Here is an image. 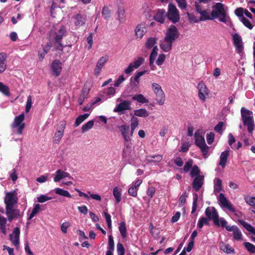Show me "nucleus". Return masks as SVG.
<instances>
[{
    "instance_id": "nucleus-17",
    "label": "nucleus",
    "mask_w": 255,
    "mask_h": 255,
    "mask_svg": "<svg viewBox=\"0 0 255 255\" xmlns=\"http://www.w3.org/2000/svg\"><path fill=\"white\" fill-rule=\"evenodd\" d=\"M50 68L52 74L55 76L60 75L62 69V63L59 60H54L51 64Z\"/></svg>"
},
{
    "instance_id": "nucleus-41",
    "label": "nucleus",
    "mask_w": 255,
    "mask_h": 255,
    "mask_svg": "<svg viewBox=\"0 0 255 255\" xmlns=\"http://www.w3.org/2000/svg\"><path fill=\"white\" fill-rule=\"evenodd\" d=\"M41 210L40 205L39 204H36L34 205L31 213L29 214L27 219L28 220L33 218Z\"/></svg>"
},
{
    "instance_id": "nucleus-6",
    "label": "nucleus",
    "mask_w": 255,
    "mask_h": 255,
    "mask_svg": "<svg viewBox=\"0 0 255 255\" xmlns=\"http://www.w3.org/2000/svg\"><path fill=\"white\" fill-rule=\"evenodd\" d=\"M55 30L54 38L55 42L58 44L56 49L62 51L63 50V45L60 42V41L66 32L65 28L63 26H58L55 28Z\"/></svg>"
},
{
    "instance_id": "nucleus-19",
    "label": "nucleus",
    "mask_w": 255,
    "mask_h": 255,
    "mask_svg": "<svg viewBox=\"0 0 255 255\" xmlns=\"http://www.w3.org/2000/svg\"><path fill=\"white\" fill-rule=\"evenodd\" d=\"M179 35L177 28L174 25H171L165 32V37L174 41Z\"/></svg>"
},
{
    "instance_id": "nucleus-26",
    "label": "nucleus",
    "mask_w": 255,
    "mask_h": 255,
    "mask_svg": "<svg viewBox=\"0 0 255 255\" xmlns=\"http://www.w3.org/2000/svg\"><path fill=\"white\" fill-rule=\"evenodd\" d=\"M204 177L203 175H199L194 178L192 186L195 191H198L203 184Z\"/></svg>"
},
{
    "instance_id": "nucleus-59",
    "label": "nucleus",
    "mask_w": 255,
    "mask_h": 255,
    "mask_svg": "<svg viewBox=\"0 0 255 255\" xmlns=\"http://www.w3.org/2000/svg\"><path fill=\"white\" fill-rule=\"evenodd\" d=\"M32 97L31 96H29L27 97L26 104L25 106V112L26 113L29 112L32 106Z\"/></svg>"
},
{
    "instance_id": "nucleus-61",
    "label": "nucleus",
    "mask_w": 255,
    "mask_h": 255,
    "mask_svg": "<svg viewBox=\"0 0 255 255\" xmlns=\"http://www.w3.org/2000/svg\"><path fill=\"white\" fill-rule=\"evenodd\" d=\"M105 218L107 223L108 227L109 229L112 227V220L111 215L106 212H104Z\"/></svg>"
},
{
    "instance_id": "nucleus-33",
    "label": "nucleus",
    "mask_w": 255,
    "mask_h": 255,
    "mask_svg": "<svg viewBox=\"0 0 255 255\" xmlns=\"http://www.w3.org/2000/svg\"><path fill=\"white\" fill-rule=\"evenodd\" d=\"M200 14L201 15L199 18L200 21H204L210 19L213 20L212 13L210 12V10H203Z\"/></svg>"
},
{
    "instance_id": "nucleus-2",
    "label": "nucleus",
    "mask_w": 255,
    "mask_h": 255,
    "mask_svg": "<svg viewBox=\"0 0 255 255\" xmlns=\"http://www.w3.org/2000/svg\"><path fill=\"white\" fill-rule=\"evenodd\" d=\"M212 8L213 10L211 13L213 19L218 18L221 22H227L228 16L223 4L221 2H217L213 6Z\"/></svg>"
},
{
    "instance_id": "nucleus-35",
    "label": "nucleus",
    "mask_w": 255,
    "mask_h": 255,
    "mask_svg": "<svg viewBox=\"0 0 255 255\" xmlns=\"http://www.w3.org/2000/svg\"><path fill=\"white\" fill-rule=\"evenodd\" d=\"M6 56L4 53H0V73H3L6 69Z\"/></svg>"
},
{
    "instance_id": "nucleus-31",
    "label": "nucleus",
    "mask_w": 255,
    "mask_h": 255,
    "mask_svg": "<svg viewBox=\"0 0 255 255\" xmlns=\"http://www.w3.org/2000/svg\"><path fill=\"white\" fill-rule=\"evenodd\" d=\"M139 120L137 117L131 116L130 119V135L132 136L133 133L135 128L138 126Z\"/></svg>"
},
{
    "instance_id": "nucleus-25",
    "label": "nucleus",
    "mask_w": 255,
    "mask_h": 255,
    "mask_svg": "<svg viewBox=\"0 0 255 255\" xmlns=\"http://www.w3.org/2000/svg\"><path fill=\"white\" fill-rule=\"evenodd\" d=\"M173 42L164 37V38L160 42V48L164 51L168 52L171 50Z\"/></svg>"
},
{
    "instance_id": "nucleus-57",
    "label": "nucleus",
    "mask_w": 255,
    "mask_h": 255,
    "mask_svg": "<svg viewBox=\"0 0 255 255\" xmlns=\"http://www.w3.org/2000/svg\"><path fill=\"white\" fill-rule=\"evenodd\" d=\"M138 189H135L133 186L131 185L128 189V193L130 196L136 197L137 196Z\"/></svg>"
},
{
    "instance_id": "nucleus-47",
    "label": "nucleus",
    "mask_w": 255,
    "mask_h": 255,
    "mask_svg": "<svg viewBox=\"0 0 255 255\" xmlns=\"http://www.w3.org/2000/svg\"><path fill=\"white\" fill-rule=\"evenodd\" d=\"M144 61V59L142 57H139L130 64L132 65L135 69H137L143 63Z\"/></svg>"
},
{
    "instance_id": "nucleus-13",
    "label": "nucleus",
    "mask_w": 255,
    "mask_h": 255,
    "mask_svg": "<svg viewBox=\"0 0 255 255\" xmlns=\"http://www.w3.org/2000/svg\"><path fill=\"white\" fill-rule=\"evenodd\" d=\"M5 214L9 222L20 217L19 210L15 209L13 207H5Z\"/></svg>"
},
{
    "instance_id": "nucleus-60",
    "label": "nucleus",
    "mask_w": 255,
    "mask_h": 255,
    "mask_svg": "<svg viewBox=\"0 0 255 255\" xmlns=\"http://www.w3.org/2000/svg\"><path fill=\"white\" fill-rule=\"evenodd\" d=\"M117 250L118 255H125V249L122 244L119 243L117 245Z\"/></svg>"
},
{
    "instance_id": "nucleus-58",
    "label": "nucleus",
    "mask_w": 255,
    "mask_h": 255,
    "mask_svg": "<svg viewBox=\"0 0 255 255\" xmlns=\"http://www.w3.org/2000/svg\"><path fill=\"white\" fill-rule=\"evenodd\" d=\"M52 199V197H49L46 195H41L37 197V201L39 203H44L47 201Z\"/></svg>"
},
{
    "instance_id": "nucleus-54",
    "label": "nucleus",
    "mask_w": 255,
    "mask_h": 255,
    "mask_svg": "<svg viewBox=\"0 0 255 255\" xmlns=\"http://www.w3.org/2000/svg\"><path fill=\"white\" fill-rule=\"evenodd\" d=\"M244 246L249 252L255 254V246L249 242L245 243Z\"/></svg>"
},
{
    "instance_id": "nucleus-40",
    "label": "nucleus",
    "mask_w": 255,
    "mask_h": 255,
    "mask_svg": "<svg viewBox=\"0 0 255 255\" xmlns=\"http://www.w3.org/2000/svg\"><path fill=\"white\" fill-rule=\"evenodd\" d=\"M239 222L249 232L255 235V228L250 224L243 220H239Z\"/></svg>"
},
{
    "instance_id": "nucleus-7",
    "label": "nucleus",
    "mask_w": 255,
    "mask_h": 255,
    "mask_svg": "<svg viewBox=\"0 0 255 255\" xmlns=\"http://www.w3.org/2000/svg\"><path fill=\"white\" fill-rule=\"evenodd\" d=\"M109 60V56L105 54L100 57L96 63L95 68L94 69V75L98 76L101 74L103 69L104 68L106 64Z\"/></svg>"
},
{
    "instance_id": "nucleus-38",
    "label": "nucleus",
    "mask_w": 255,
    "mask_h": 255,
    "mask_svg": "<svg viewBox=\"0 0 255 255\" xmlns=\"http://www.w3.org/2000/svg\"><path fill=\"white\" fill-rule=\"evenodd\" d=\"M222 180L219 178H215L214 181V192L219 193L223 190Z\"/></svg>"
},
{
    "instance_id": "nucleus-42",
    "label": "nucleus",
    "mask_w": 255,
    "mask_h": 255,
    "mask_svg": "<svg viewBox=\"0 0 255 255\" xmlns=\"http://www.w3.org/2000/svg\"><path fill=\"white\" fill-rule=\"evenodd\" d=\"M193 164V161L191 159H189L187 160V161L185 163L183 168L181 169V172H184L185 173L188 172L190 170H191L192 168Z\"/></svg>"
},
{
    "instance_id": "nucleus-18",
    "label": "nucleus",
    "mask_w": 255,
    "mask_h": 255,
    "mask_svg": "<svg viewBox=\"0 0 255 255\" xmlns=\"http://www.w3.org/2000/svg\"><path fill=\"white\" fill-rule=\"evenodd\" d=\"M146 25L142 22L138 24L134 29L135 36L136 39H141L146 32Z\"/></svg>"
},
{
    "instance_id": "nucleus-5",
    "label": "nucleus",
    "mask_w": 255,
    "mask_h": 255,
    "mask_svg": "<svg viewBox=\"0 0 255 255\" xmlns=\"http://www.w3.org/2000/svg\"><path fill=\"white\" fill-rule=\"evenodd\" d=\"M166 16L169 20L175 23L180 19V14L178 10L172 3H169Z\"/></svg>"
},
{
    "instance_id": "nucleus-63",
    "label": "nucleus",
    "mask_w": 255,
    "mask_h": 255,
    "mask_svg": "<svg viewBox=\"0 0 255 255\" xmlns=\"http://www.w3.org/2000/svg\"><path fill=\"white\" fill-rule=\"evenodd\" d=\"M110 10L108 7L104 6L102 9V13L105 19H108L110 16Z\"/></svg>"
},
{
    "instance_id": "nucleus-16",
    "label": "nucleus",
    "mask_w": 255,
    "mask_h": 255,
    "mask_svg": "<svg viewBox=\"0 0 255 255\" xmlns=\"http://www.w3.org/2000/svg\"><path fill=\"white\" fill-rule=\"evenodd\" d=\"M197 89L198 90V97L203 102L206 101L207 97L209 94V91L203 82H200L198 84Z\"/></svg>"
},
{
    "instance_id": "nucleus-3",
    "label": "nucleus",
    "mask_w": 255,
    "mask_h": 255,
    "mask_svg": "<svg viewBox=\"0 0 255 255\" xmlns=\"http://www.w3.org/2000/svg\"><path fill=\"white\" fill-rule=\"evenodd\" d=\"M241 113L244 125L247 126L248 131L252 133L255 126L253 112L242 107Z\"/></svg>"
},
{
    "instance_id": "nucleus-4",
    "label": "nucleus",
    "mask_w": 255,
    "mask_h": 255,
    "mask_svg": "<svg viewBox=\"0 0 255 255\" xmlns=\"http://www.w3.org/2000/svg\"><path fill=\"white\" fill-rule=\"evenodd\" d=\"M151 89L155 95V100L159 105H163L165 102V94L161 86L156 83L151 84Z\"/></svg>"
},
{
    "instance_id": "nucleus-62",
    "label": "nucleus",
    "mask_w": 255,
    "mask_h": 255,
    "mask_svg": "<svg viewBox=\"0 0 255 255\" xmlns=\"http://www.w3.org/2000/svg\"><path fill=\"white\" fill-rule=\"evenodd\" d=\"M208 224L207 219L205 217L201 218L197 224V226L199 228H202L204 225H207Z\"/></svg>"
},
{
    "instance_id": "nucleus-37",
    "label": "nucleus",
    "mask_w": 255,
    "mask_h": 255,
    "mask_svg": "<svg viewBox=\"0 0 255 255\" xmlns=\"http://www.w3.org/2000/svg\"><path fill=\"white\" fill-rule=\"evenodd\" d=\"M132 99L141 104H145L148 102V100L142 94H135L132 97Z\"/></svg>"
},
{
    "instance_id": "nucleus-44",
    "label": "nucleus",
    "mask_w": 255,
    "mask_h": 255,
    "mask_svg": "<svg viewBox=\"0 0 255 255\" xmlns=\"http://www.w3.org/2000/svg\"><path fill=\"white\" fill-rule=\"evenodd\" d=\"M56 194L61 195L64 197L71 198V195L69 192L66 190H64L60 188H56L54 190Z\"/></svg>"
},
{
    "instance_id": "nucleus-11",
    "label": "nucleus",
    "mask_w": 255,
    "mask_h": 255,
    "mask_svg": "<svg viewBox=\"0 0 255 255\" xmlns=\"http://www.w3.org/2000/svg\"><path fill=\"white\" fill-rule=\"evenodd\" d=\"M121 103L116 106L114 109V112L119 113L120 114H123L125 111L131 110V102L127 100H122L120 98L118 99Z\"/></svg>"
},
{
    "instance_id": "nucleus-49",
    "label": "nucleus",
    "mask_w": 255,
    "mask_h": 255,
    "mask_svg": "<svg viewBox=\"0 0 255 255\" xmlns=\"http://www.w3.org/2000/svg\"><path fill=\"white\" fill-rule=\"evenodd\" d=\"M200 170L198 166L196 165H194L190 171V175L191 177L197 176L200 175Z\"/></svg>"
},
{
    "instance_id": "nucleus-45",
    "label": "nucleus",
    "mask_w": 255,
    "mask_h": 255,
    "mask_svg": "<svg viewBox=\"0 0 255 255\" xmlns=\"http://www.w3.org/2000/svg\"><path fill=\"white\" fill-rule=\"evenodd\" d=\"M94 121L93 120H91L83 125L82 127V132L84 133L92 128L94 126Z\"/></svg>"
},
{
    "instance_id": "nucleus-24",
    "label": "nucleus",
    "mask_w": 255,
    "mask_h": 255,
    "mask_svg": "<svg viewBox=\"0 0 255 255\" xmlns=\"http://www.w3.org/2000/svg\"><path fill=\"white\" fill-rule=\"evenodd\" d=\"M227 231L229 232H233L234 239L237 241H241L242 240V234L241 230L236 226H232L231 227H228Z\"/></svg>"
},
{
    "instance_id": "nucleus-27",
    "label": "nucleus",
    "mask_w": 255,
    "mask_h": 255,
    "mask_svg": "<svg viewBox=\"0 0 255 255\" xmlns=\"http://www.w3.org/2000/svg\"><path fill=\"white\" fill-rule=\"evenodd\" d=\"M42 50H39L38 51V56L40 60H42L45 55L48 53L52 47V43L50 41L47 42L46 45H42Z\"/></svg>"
},
{
    "instance_id": "nucleus-29",
    "label": "nucleus",
    "mask_w": 255,
    "mask_h": 255,
    "mask_svg": "<svg viewBox=\"0 0 255 255\" xmlns=\"http://www.w3.org/2000/svg\"><path fill=\"white\" fill-rule=\"evenodd\" d=\"M134 116L141 118H146L149 116V113L145 109H139L133 111Z\"/></svg>"
},
{
    "instance_id": "nucleus-32",
    "label": "nucleus",
    "mask_w": 255,
    "mask_h": 255,
    "mask_svg": "<svg viewBox=\"0 0 255 255\" xmlns=\"http://www.w3.org/2000/svg\"><path fill=\"white\" fill-rule=\"evenodd\" d=\"M219 246L220 249L225 253H234V250L231 247V246L229 244H226L223 242H221L220 243Z\"/></svg>"
},
{
    "instance_id": "nucleus-36",
    "label": "nucleus",
    "mask_w": 255,
    "mask_h": 255,
    "mask_svg": "<svg viewBox=\"0 0 255 255\" xmlns=\"http://www.w3.org/2000/svg\"><path fill=\"white\" fill-rule=\"evenodd\" d=\"M195 138V143L198 147L206 144L204 137L200 133L196 132Z\"/></svg>"
},
{
    "instance_id": "nucleus-1",
    "label": "nucleus",
    "mask_w": 255,
    "mask_h": 255,
    "mask_svg": "<svg viewBox=\"0 0 255 255\" xmlns=\"http://www.w3.org/2000/svg\"><path fill=\"white\" fill-rule=\"evenodd\" d=\"M24 120V115L23 113L14 118L13 122L10 126L12 134L13 135H21L22 134L23 131L25 127Z\"/></svg>"
},
{
    "instance_id": "nucleus-20",
    "label": "nucleus",
    "mask_w": 255,
    "mask_h": 255,
    "mask_svg": "<svg viewBox=\"0 0 255 255\" xmlns=\"http://www.w3.org/2000/svg\"><path fill=\"white\" fill-rule=\"evenodd\" d=\"M73 20L75 25L77 27H79L85 25L86 21V16L80 13L77 14L73 17Z\"/></svg>"
},
{
    "instance_id": "nucleus-12",
    "label": "nucleus",
    "mask_w": 255,
    "mask_h": 255,
    "mask_svg": "<svg viewBox=\"0 0 255 255\" xmlns=\"http://www.w3.org/2000/svg\"><path fill=\"white\" fill-rule=\"evenodd\" d=\"M66 125V122L65 121H62L60 123L59 125L58 126L56 131L53 138L54 143H58L61 140L64 135Z\"/></svg>"
},
{
    "instance_id": "nucleus-39",
    "label": "nucleus",
    "mask_w": 255,
    "mask_h": 255,
    "mask_svg": "<svg viewBox=\"0 0 255 255\" xmlns=\"http://www.w3.org/2000/svg\"><path fill=\"white\" fill-rule=\"evenodd\" d=\"M7 219L3 216L0 215V232L4 235L6 234V224Z\"/></svg>"
},
{
    "instance_id": "nucleus-46",
    "label": "nucleus",
    "mask_w": 255,
    "mask_h": 255,
    "mask_svg": "<svg viewBox=\"0 0 255 255\" xmlns=\"http://www.w3.org/2000/svg\"><path fill=\"white\" fill-rule=\"evenodd\" d=\"M89 116V114H85L84 115L78 116L76 118L75 123L76 127H78L79 125H80V124H81L86 119H87Z\"/></svg>"
},
{
    "instance_id": "nucleus-56",
    "label": "nucleus",
    "mask_w": 255,
    "mask_h": 255,
    "mask_svg": "<svg viewBox=\"0 0 255 255\" xmlns=\"http://www.w3.org/2000/svg\"><path fill=\"white\" fill-rule=\"evenodd\" d=\"M198 199V195L197 194H193V201L192 211H191L192 214H193L196 211L197 206Z\"/></svg>"
},
{
    "instance_id": "nucleus-34",
    "label": "nucleus",
    "mask_w": 255,
    "mask_h": 255,
    "mask_svg": "<svg viewBox=\"0 0 255 255\" xmlns=\"http://www.w3.org/2000/svg\"><path fill=\"white\" fill-rule=\"evenodd\" d=\"M113 195L116 199V203L118 204L122 200V190L118 187H115L113 191Z\"/></svg>"
},
{
    "instance_id": "nucleus-14",
    "label": "nucleus",
    "mask_w": 255,
    "mask_h": 255,
    "mask_svg": "<svg viewBox=\"0 0 255 255\" xmlns=\"http://www.w3.org/2000/svg\"><path fill=\"white\" fill-rule=\"evenodd\" d=\"M20 233V231L19 228L16 227L13 229L12 233L9 235V240L16 249H18L19 247Z\"/></svg>"
},
{
    "instance_id": "nucleus-43",
    "label": "nucleus",
    "mask_w": 255,
    "mask_h": 255,
    "mask_svg": "<svg viewBox=\"0 0 255 255\" xmlns=\"http://www.w3.org/2000/svg\"><path fill=\"white\" fill-rule=\"evenodd\" d=\"M158 49L156 46H154L152 49V52L149 57V65L152 66L154 63V60L157 55Z\"/></svg>"
},
{
    "instance_id": "nucleus-53",
    "label": "nucleus",
    "mask_w": 255,
    "mask_h": 255,
    "mask_svg": "<svg viewBox=\"0 0 255 255\" xmlns=\"http://www.w3.org/2000/svg\"><path fill=\"white\" fill-rule=\"evenodd\" d=\"M199 147L202 151L203 155L204 156V157L207 158L209 155L208 151L209 147L206 144L203 145L202 146H200Z\"/></svg>"
},
{
    "instance_id": "nucleus-10",
    "label": "nucleus",
    "mask_w": 255,
    "mask_h": 255,
    "mask_svg": "<svg viewBox=\"0 0 255 255\" xmlns=\"http://www.w3.org/2000/svg\"><path fill=\"white\" fill-rule=\"evenodd\" d=\"M218 200L222 208L227 209L232 212H236L237 211L235 207L232 205L231 202L225 197L223 193L219 194L218 197Z\"/></svg>"
},
{
    "instance_id": "nucleus-50",
    "label": "nucleus",
    "mask_w": 255,
    "mask_h": 255,
    "mask_svg": "<svg viewBox=\"0 0 255 255\" xmlns=\"http://www.w3.org/2000/svg\"><path fill=\"white\" fill-rule=\"evenodd\" d=\"M156 39L153 37L149 38L145 43V46L147 48L150 49L154 47V45L156 44Z\"/></svg>"
},
{
    "instance_id": "nucleus-52",
    "label": "nucleus",
    "mask_w": 255,
    "mask_h": 255,
    "mask_svg": "<svg viewBox=\"0 0 255 255\" xmlns=\"http://www.w3.org/2000/svg\"><path fill=\"white\" fill-rule=\"evenodd\" d=\"M241 21L243 22L244 25L250 29L253 28V25L251 21L245 17H242Z\"/></svg>"
},
{
    "instance_id": "nucleus-51",
    "label": "nucleus",
    "mask_w": 255,
    "mask_h": 255,
    "mask_svg": "<svg viewBox=\"0 0 255 255\" xmlns=\"http://www.w3.org/2000/svg\"><path fill=\"white\" fill-rule=\"evenodd\" d=\"M0 92L6 96L9 95V90L8 87L1 82H0Z\"/></svg>"
},
{
    "instance_id": "nucleus-64",
    "label": "nucleus",
    "mask_w": 255,
    "mask_h": 255,
    "mask_svg": "<svg viewBox=\"0 0 255 255\" xmlns=\"http://www.w3.org/2000/svg\"><path fill=\"white\" fill-rule=\"evenodd\" d=\"M70 224L68 222H63L61 225V230L62 233L66 234L67 232V229L70 227Z\"/></svg>"
},
{
    "instance_id": "nucleus-22",
    "label": "nucleus",
    "mask_w": 255,
    "mask_h": 255,
    "mask_svg": "<svg viewBox=\"0 0 255 255\" xmlns=\"http://www.w3.org/2000/svg\"><path fill=\"white\" fill-rule=\"evenodd\" d=\"M66 178L73 179V178L70 176V174L69 173L65 172L61 169H58L55 172V175L54 178V181L55 182H58L61 180Z\"/></svg>"
},
{
    "instance_id": "nucleus-48",
    "label": "nucleus",
    "mask_w": 255,
    "mask_h": 255,
    "mask_svg": "<svg viewBox=\"0 0 255 255\" xmlns=\"http://www.w3.org/2000/svg\"><path fill=\"white\" fill-rule=\"evenodd\" d=\"M119 229L122 236L123 238H125L127 236V228L125 222H122L120 223Z\"/></svg>"
},
{
    "instance_id": "nucleus-23",
    "label": "nucleus",
    "mask_w": 255,
    "mask_h": 255,
    "mask_svg": "<svg viewBox=\"0 0 255 255\" xmlns=\"http://www.w3.org/2000/svg\"><path fill=\"white\" fill-rule=\"evenodd\" d=\"M162 159L161 155H148L145 158V161L147 164L157 165Z\"/></svg>"
},
{
    "instance_id": "nucleus-30",
    "label": "nucleus",
    "mask_w": 255,
    "mask_h": 255,
    "mask_svg": "<svg viewBox=\"0 0 255 255\" xmlns=\"http://www.w3.org/2000/svg\"><path fill=\"white\" fill-rule=\"evenodd\" d=\"M229 155V150L224 151L221 154L220 156L219 165H221L223 168H224L226 165Z\"/></svg>"
},
{
    "instance_id": "nucleus-28",
    "label": "nucleus",
    "mask_w": 255,
    "mask_h": 255,
    "mask_svg": "<svg viewBox=\"0 0 255 255\" xmlns=\"http://www.w3.org/2000/svg\"><path fill=\"white\" fill-rule=\"evenodd\" d=\"M166 16L165 10L163 9H159L157 11L156 14L154 16L155 20L163 23L164 22Z\"/></svg>"
},
{
    "instance_id": "nucleus-15",
    "label": "nucleus",
    "mask_w": 255,
    "mask_h": 255,
    "mask_svg": "<svg viewBox=\"0 0 255 255\" xmlns=\"http://www.w3.org/2000/svg\"><path fill=\"white\" fill-rule=\"evenodd\" d=\"M232 39L236 51L239 54L242 53L244 50V44L241 36L238 34H234L232 35Z\"/></svg>"
},
{
    "instance_id": "nucleus-55",
    "label": "nucleus",
    "mask_w": 255,
    "mask_h": 255,
    "mask_svg": "<svg viewBox=\"0 0 255 255\" xmlns=\"http://www.w3.org/2000/svg\"><path fill=\"white\" fill-rule=\"evenodd\" d=\"M115 249V244L112 235L109 236V242L108 250L114 251Z\"/></svg>"
},
{
    "instance_id": "nucleus-9",
    "label": "nucleus",
    "mask_w": 255,
    "mask_h": 255,
    "mask_svg": "<svg viewBox=\"0 0 255 255\" xmlns=\"http://www.w3.org/2000/svg\"><path fill=\"white\" fill-rule=\"evenodd\" d=\"M17 193L13 191L6 193L4 198L5 207H13L17 203Z\"/></svg>"
},
{
    "instance_id": "nucleus-21",
    "label": "nucleus",
    "mask_w": 255,
    "mask_h": 255,
    "mask_svg": "<svg viewBox=\"0 0 255 255\" xmlns=\"http://www.w3.org/2000/svg\"><path fill=\"white\" fill-rule=\"evenodd\" d=\"M118 128L121 131L125 140L126 142H129L131 139L130 136H131L130 134H129V127L125 124L123 125L118 126Z\"/></svg>"
},
{
    "instance_id": "nucleus-8",
    "label": "nucleus",
    "mask_w": 255,
    "mask_h": 255,
    "mask_svg": "<svg viewBox=\"0 0 255 255\" xmlns=\"http://www.w3.org/2000/svg\"><path fill=\"white\" fill-rule=\"evenodd\" d=\"M205 214L209 220L213 221L215 225L220 226L219 215L214 207H207L205 210Z\"/></svg>"
}]
</instances>
